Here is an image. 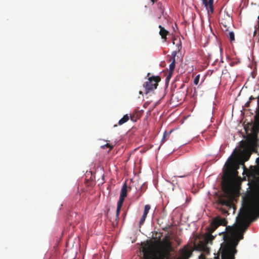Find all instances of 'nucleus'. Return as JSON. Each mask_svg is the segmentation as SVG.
Here are the masks:
<instances>
[{
  "label": "nucleus",
  "mask_w": 259,
  "mask_h": 259,
  "mask_svg": "<svg viewBox=\"0 0 259 259\" xmlns=\"http://www.w3.org/2000/svg\"><path fill=\"white\" fill-rule=\"evenodd\" d=\"M227 224V221L224 218H221L220 217H216L214 218L210 224V228L207 233L202 236L199 242L197 245L196 244L195 247L197 250L202 251L203 252L208 253L209 252V248L207 245L210 243L213 236L210 234L220 225L225 226Z\"/></svg>",
  "instance_id": "obj_1"
},
{
  "label": "nucleus",
  "mask_w": 259,
  "mask_h": 259,
  "mask_svg": "<svg viewBox=\"0 0 259 259\" xmlns=\"http://www.w3.org/2000/svg\"><path fill=\"white\" fill-rule=\"evenodd\" d=\"M144 259H168V253L156 251L150 247H145L142 250Z\"/></svg>",
  "instance_id": "obj_2"
},
{
  "label": "nucleus",
  "mask_w": 259,
  "mask_h": 259,
  "mask_svg": "<svg viewBox=\"0 0 259 259\" xmlns=\"http://www.w3.org/2000/svg\"><path fill=\"white\" fill-rule=\"evenodd\" d=\"M160 81V78L158 76L149 77L148 80L145 82L144 87L148 92L157 88V82Z\"/></svg>",
  "instance_id": "obj_3"
},
{
  "label": "nucleus",
  "mask_w": 259,
  "mask_h": 259,
  "mask_svg": "<svg viewBox=\"0 0 259 259\" xmlns=\"http://www.w3.org/2000/svg\"><path fill=\"white\" fill-rule=\"evenodd\" d=\"M192 250L188 247H185L181 250V255L183 259H188L191 255Z\"/></svg>",
  "instance_id": "obj_4"
},
{
  "label": "nucleus",
  "mask_w": 259,
  "mask_h": 259,
  "mask_svg": "<svg viewBox=\"0 0 259 259\" xmlns=\"http://www.w3.org/2000/svg\"><path fill=\"white\" fill-rule=\"evenodd\" d=\"M203 4L205 6L206 8L208 10V7L210 9L211 13L213 12V0H209L208 3L207 0H201ZM209 12V10H208Z\"/></svg>",
  "instance_id": "obj_5"
},
{
  "label": "nucleus",
  "mask_w": 259,
  "mask_h": 259,
  "mask_svg": "<svg viewBox=\"0 0 259 259\" xmlns=\"http://www.w3.org/2000/svg\"><path fill=\"white\" fill-rule=\"evenodd\" d=\"M159 28H160L159 34L161 35L162 39H164V40H166V35L168 33V31L160 25H159Z\"/></svg>",
  "instance_id": "obj_6"
},
{
  "label": "nucleus",
  "mask_w": 259,
  "mask_h": 259,
  "mask_svg": "<svg viewBox=\"0 0 259 259\" xmlns=\"http://www.w3.org/2000/svg\"><path fill=\"white\" fill-rule=\"evenodd\" d=\"M126 194H127V186H126V184H124L121 189L120 197L125 198V197L126 196Z\"/></svg>",
  "instance_id": "obj_7"
},
{
  "label": "nucleus",
  "mask_w": 259,
  "mask_h": 259,
  "mask_svg": "<svg viewBox=\"0 0 259 259\" xmlns=\"http://www.w3.org/2000/svg\"><path fill=\"white\" fill-rule=\"evenodd\" d=\"M128 119H129V117H128V115L125 114L123 116V117L122 118H121L119 120L118 124L119 125H121V124L124 123L125 122H126V121H127Z\"/></svg>",
  "instance_id": "obj_8"
},
{
  "label": "nucleus",
  "mask_w": 259,
  "mask_h": 259,
  "mask_svg": "<svg viewBox=\"0 0 259 259\" xmlns=\"http://www.w3.org/2000/svg\"><path fill=\"white\" fill-rule=\"evenodd\" d=\"M175 68V63L174 62V61H172L169 66V73L171 74Z\"/></svg>",
  "instance_id": "obj_9"
},
{
  "label": "nucleus",
  "mask_w": 259,
  "mask_h": 259,
  "mask_svg": "<svg viewBox=\"0 0 259 259\" xmlns=\"http://www.w3.org/2000/svg\"><path fill=\"white\" fill-rule=\"evenodd\" d=\"M150 209V206L149 205H146L144 207V214L147 215V214L149 212V211Z\"/></svg>",
  "instance_id": "obj_10"
},
{
  "label": "nucleus",
  "mask_w": 259,
  "mask_h": 259,
  "mask_svg": "<svg viewBox=\"0 0 259 259\" xmlns=\"http://www.w3.org/2000/svg\"><path fill=\"white\" fill-rule=\"evenodd\" d=\"M124 200V198H122V197H119V200H118V201L117 202V206L121 207L122 205L123 204Z\"/></svg>",
  "instance_id": "obj_11"
},
{
  "label": "nucleus",
  "mask_w": 259,
  "mask_h": 259,
  "mask_svg": "<svg viewBox=\"0 0 259 259\" xmlns=\"http://www.w3.org/2000/svg\"><path fill=\"white\" fill-rule=\"evenodd\" d=\"M229 37L230 39V40L231 41L234 40L235 39V37H234V34L233 33V32L232 31H230L229 33Z\"/></svg>",
  "instance_id": "obj_12"
},
{
  "label": "nucleus",
  "mask_w": 259,
  "mask_h": 259,
  "mask_svg": "<svg viewBox=\"0 0 259 259\" xmlns=\"http://www.w3.org/2000/svg\"><path fill=\"white\" fill-rule=\"evenodd\" d=\"M146 217H147L146 215L144 214H143V215L140 221V223H139L140 225H142L144 223Z\"/></svg>",
  "instance_id": "obj_13"
},
{
  "label": "nucleus",
  "mask_w": 259,
  "mask_h": 259,
  "mask_svg": "<svg viewBox=\"0 0 259 259\" xmlns=\"http://www.w3.org/2000/svg\"><path fill=\"white\" fill-rule=\"evenodd\" d=\"M199 77H200V75L198 74L197 75L195 78H194V83L195 84V85H197L198 82H199Z\"/></svg>",
  "instance_id": "obj_14"
},
{
  "label": "nucleus",
  "mask_w": 259,
  "mask_h": 259,
  "mask_svg": "<svg viewBox=\"0 0 259 259\" xmlns=\"http://www.w3.org/2000/svg\"><path fill=\"white\" fill-rule=\"evenodd\" d=\"M121 207H119V206H117V208H116V215L118 216L119 213V212L120 211V209H121Z\"/></svg>",
  "instance_id": "obj_15"
},
{
  "label": "nucleus",
  "mask_w": 259,
  "mask_h": 259,
  "mask_svg": "<svg viewBox=\"0 0 259 259\" xmlns=\"http://www.w3.org/2000/svg\"><path fill=\"white\" fill-rule=\"evenodd\" d=\"M177 54V51H173L172 53H171V56L172 57H176V55Z\"/></svg>",
  "instance_id": "obj_16"
},
{
  "label": "nucleus",
  "mask_w": 259,
  "mask_h": 259,
  "mask_svg": "<svg viewBox=\"0 0 259 259\" xmlns=\"http://www.w3.org/2000/svg\"><path fill=\"white\" fill-rule=\"evenodd\" d=\"M169 133L167 134V133H166V132H164V134H163V139H162V141H161L162 142H163V140H164V138L166 137V136L167 135H169Z\"/></svg>",
  "instance_id": "obj_17"
},
{
  "label": "nucleus",
  "mask_w": 259,
  "mask_h": 259,
  "mask_svg": "<svg viewBox=\"0 0 259 259\" xmlns=\"http://www.w3.org/2000/svg\"><path fill=\"white\" fill-rule=\"evenodd\" d=\"M175 58H176V57H174V58H173V57H172L171 56V57H170V60H169V61H170L171 62L172 61H174V63H175V62H176V59H175Z\"/></svg>",
  "instance_id": "obj_18"
},
{
  "label": "nucleus",
  "mask_w": 259,
  "mask_h": 259,
  "mask_svg": "<svg viewBox=\"0 0 259 259\" xmlns=\"http://www.w3.org/2000/svg\"><path fill=\"white\" fill-rule=\"evenodd\" d=\"M105 147H110V145L108 144H107L104 146H102V147L104 148Z\"/></svg>",
  "instance_id": "obj_19"
},
{
  "label": "nucleus",
  "mask_w": 259,
  "mask_h": 259,
  "mask_svg": "<svg viewBox=\"0 0 259 259\" xmlns=\"http://www.w3.org/2000/svg\"><path fill=\"white\" fill-rule=\"evenodd\" d=\"M252 99H253V98L252 96H251V97H250V98H249V100H252Z\"/></svg>",
  "instance_id": "obj_20"
},
{
  "label": "nucleus",
  "mask_w": 259,
  "mask_h": 259,
  "mask_svg": "<svg viewBox=\"0 0 259 259\" xmlns=\"http://www.w3.org/2000/svg\"><path fill=\"white\" fill-rule=\"evenodd\" d=\"M180 178H183L185 177V176H179Z\"/></svg>",
  "instance_id": "obj_21"
},
{
  "label": "nucleus",
  "mask_w": 259,
  "mask_h": 259,
  "mask_svg": "<svg viewBox=\"0 0 259 259\" xmlns=\"http://www.w3.org/2000/svg\"><path fill=\"white\" fill-rule=\"evenodd\" d=\"M151 1H152V4H153L154 3V1L153 0H151Z\"/></svg>",
  "instance_id": "obj_22"
},
{
  "label": "nucleus",
  "mask_w": 259,
  "mask_h": 259,
  "mask_svg": "<svg viewBox=\"0 0 259 259\" xmlns=\"http://www.w3.org/2000/svg\"><path fill=\"white\" fill-rule=\"evenodd\" d=\"M258 22H259V16H258Z\"/></svg>",
  "instance_id": "obj_23"
}]
</instances>
